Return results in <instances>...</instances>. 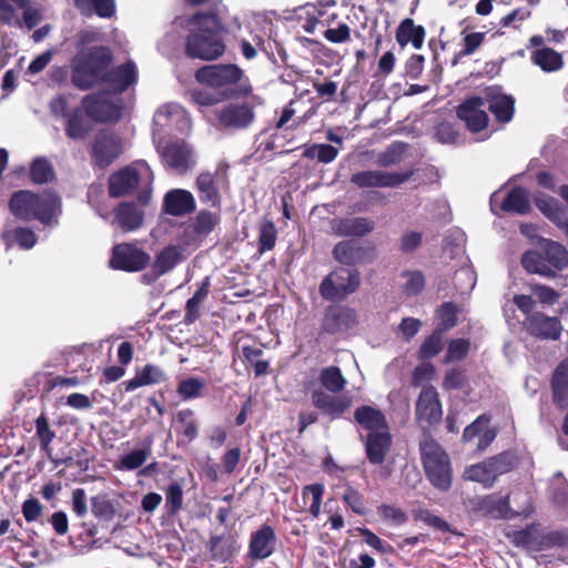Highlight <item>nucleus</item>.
<instances>
[{"mask_svg": "<svg viewBox=\"0 0 568 568\" xmlns=\"http://www.w3.org/2000/svg\"><path fill=\"white\" fill-rule=\"evenodd\" d=\"M405 152V144L394 143L386 151L382 152L377 158V164L381 168H388L398 164Z\"/></svg>", "mask_w": 568, "mask_h": 568, "instance_id": "63", "label": "nucleus"}, {"mask_svg": "<svg viewBox=\"0 0 568 568\" xmlns=\"http://www.w3.org/2000/svg\"><path fill=\"white\" fill-rule=\"evenodd\" d=\"M402 276L407 278L403 286L406 296H416L424 290L425 276L420 271H404Z\"/></svg>", "mask_w": 568, "mask_h": 568, "instance_id": "61", "label": "nucleus"}, {"mask_svg": "<svg viewBox=\"0 0 568 568\" xmlns=\"http://www.w3.org/2000/svg\"><path fill=\"white\" fill-rule=\"evenodd\" d=\"M458 307L453 302H444L436 311L438 324L436 331L445 333L457 324Z\"/></svg>", "mask_w": 568, "mask_h": 568, "instance_id": "52", "label": "nucleus"}, {"mask_svg": "<svg viewBox=\"0 0 568 568\" xmlns=\"http://www.w3.org/2000/svg\"><path fill=\"white\" fill-rule=\"evenodd\" d=\"M486 100L487 111L491 112L499 124L509 123L515 115V99L511 95L499 93L488 94Z\"/></svg>", "mask_w": 568, "mask_h": 568, "instance_id": "32", "label": "nucleus"}, {"mask_svg": "<svg viewBox=\"0 0 568 568\" xmlns=\"http://www.w3.org/2000/svg\"><path fill=\"white\" fill-rule=\"evenodd\" d=\"M216 120L225 130H246L255 121V106L246 101L230 102L216 112Z\"/></svg>", "mask_w": 568, "mask_h": 568, "instance_id": "14", "label": "nucleus"}, {"mask_svg": "<svg viewBox=\"0 0 568 568\" xmlns=\"http://www.w3.org/2000/svg\"><path fill=\"white\" fill-rule=\"evenodd\" d=\"M456 116L458 120L464 122L465 128L469 132H483L489 124V115L487 113L485 98L471 95L464 99L456 108Z\"/></svg>", "mask_w": 568, "mask_h": 568, "instance_id": "13", "label": "nucleus"}, {"mask_svg": "<svg viewBox=\"0 0 568 568\" xmlns=\"http://www.w3.org/2000/svg\"><path fill=\"white\" fill-rule=\"evenodd\" d=\"M196 29L185 38L184 52L190 59L216 61L226 52L223 36L227 27L214 11H196L190 18Z\"/></svg>", "mask_w": 568, "mask_h": 568, "instance_id": "2", "label": "nucleus"}, {"mask_svg": "<svg viewBox=\"0 0 568 568\" xmlns=\"http://www.w3.org/2000/svg\"><path fill=\"white\" fill-rule=\"evenodd\" d=\"M331 227L332 232L336 236L363 237L369 234L375 229V222L364 216L338 217L332 220Z\"/></svg>", "mask_w": 568, "mask_h": 568, "instance_id": "26", "label": "nucleus"}, {"mask_svg": "<svg viewBox=\"0 0 568 568\" xmlns=\"http://www.w3.org/2000/svg\"><path fill=\"white\" fill-rule=\"evenodd\" d=\"M60 206L59 195L48 190L42 192L14 191L8 202V209L16 219L24 222L37 220L43 225H51L57 220Z\"/></svg>", "mask_w": 568, "mask_h": 568, "instance_id": "4", "label": "nucleus"}, {"mask_svg": "<svg viewBox=\"0 0 568 568\" xmlns=\"http://www.w3.org/2000/svg\"><path fill=\"white\" fill-rule=\"evenodd\" d=\"M206 548L213 560L226 562L235 555L240 546L237 545L235 534H222L211 535L206 542Z\"/></svg>", "mask_w": 568, "mask_h": 568, "instance_id": "30", "label": "nucleus"}, {"mask_svg": "<svg viewBox=\"0 0 568 568\" xmlns=\"http://www.w3.org/2000/svg\"><path fill=\"white\" fill-rule=\"evenodd\" d=\"M521 265L529 274L555 278L568 268V250L559 242L544 240L538 250H528L521 256Z\"/></svg>", "mask_w": 568, "mask_h": 568, "instance_id": "6", "label": "nucleus"}, {"mask_svg": "<svg viewBox=\"0 0 568 568\" xmlns=\"http://www.w3.org/2000/svg\"><path fill=\"white\" fill-rule=\"evenodd\" d=\"M196 204L193 194L183 189L169 191L163 199V210L172 216H184L195 211Z\"/></svg>", "mask_w": 568, "mask_h": 568, "instance_id": "28", "label": "nucleus"}, {"mask_svg": "<svg viewBox=\"0 0 568 568\" xmlns=\"http://www.w3.org/2000/svg\"><path fill=\"white\" fill-rule=\"evenodd\" d=\"M276 541L275 529L268 524H263L251 534L247 551L248 557L252 560H264L271 557L275 551Z\"/></svg>", "mask_w": 568, "mask_h": 568, "instance_id": "23", "label": "nucleus"}, {"mask_svg": "<svg viewBox=\"0 0 568 568\" xmlns=\"http://www.w3.org/2000/svg\"><path fill=\"white\" fill-rule=\"evenodd\" d=\"M537 209L557 226L561 225L568 216L565 206L552 196L538 197L535 201Z\"/></svg>", "mask_w": 568, "mask_h": 568, "instance_id": "42", "label": "nucleus"}, {"mask_svg": "<svg viewBox=\"0 0 568 568\" xmlns=\"http://www.w3.org/2000/svg\"><path fill=\"white\" fill-rule=\"evenodd\" d=\"M91 511L98 519L111 521L116 513L113 500L108 495L101 494L91 497Z\"/></svg>", "mask_w": 568, "mask_h": 568, "instance_id": "51", "label": "nucleus"}, {"mask_svg": "<svg viewBox=\"0 0 568 568\" xmlns=\"http://www.w3.org/2000/svg\"><path fill=\"white\" fill-rule=\"evenodd\" d=\"M123 153L121 136L111 129L99 130L90 143L91 164L106 169Z\"/></svg>", "mask_w": 568, "mask_h": 568, "instance_id": "8", "label": "nucleus"}, {"mask_svg": "<svg viewBox=\"0 0 568 568\" xmlns=\"http://www.w3.org/2000/svg\"><path fill=\"white\" fill-rule=\"evenodd\" d=\"M75 8L82 16L110 19L115 14V0H73Z\"/></svg>", "mask_w": 568, "mask_h": 568, "instance_id": "39", "label": "nucleus"}, {"mask_svg": "<svg viewBox=\"0 0 568 568\" xmlns=\"http://www.w3.org/2000/svg\"><path fill=\"white\" fill-rule=\"evenodd\" d=\"M243 359L246 366L254 369L256 377L265 375L268 371V361L263 359L264 352L262 348L254 346L242 347Z\"/></svg>", "mask_w": 568, "mask_h": 568, "instance_id": "49", "label": "nucleus"}, {"mask_svg": "<svg viewBox=\"0 0 568 568\" xmlns=\"http://www.w3.org/2000/svg\"><path fill=\"white\" fill-rule=\"evenodd\" d=\"M114 59L110 47L93 44L79 49L70 60V82L79 91H89L102 85L106 68Z\"/></svg>", "mask_w": 568, "mask_h": 568, "instance_id": "3", "label": "nucleus"}, {"mask_svg": "<svg viewBox=\"0 0 568 568\" xmlns=\"http://www.w3.org/2000/svg\"><path fill=\"white\" fill-rule=\"evenodd\" d=\"M471 507L475 514L490 519H511L519 516L527 518L534 513L532 505H529L523 511L514 510L510 506L509 494L505 496L489 494L477 497L471 501Z\"/></svg>", "mask_w": 568, "mask_h": 568, "instance_id": "9", "label": "nucleus"}, {"mask_svg": "<svg viewBox=\"0 0 568 568\" xmlns=\"http://www.w3.org/2000/svg\"><path fill=\"white\" fill-rule=\"evenodd\" d=\"M539 527L540 525L538 523H531L519 530L506 529L505 536L515 547L531 548L535 550L538 544Z\"/></svg>", "mask_w": 568, "mask_h": 568, "instance_id": "40", "label": "nucleus"}, {"mask_svg": "<svg viewBox=\"0 0 568 568\" xmlns=\"http://www.w3.org/2000/svg\"><path fill=\"white\" fill-rule=\"evenodd\" d=\"M425 37V28L423 26H416L410 18L402 20L395 32V39L402 48L412 43L415 49H420L424 44Z\"/></svg>", "mask_w": 568, "mask_h": 568, "instance_id": "35", "label": "nucleus"}, {"mask_svg": "<svg viewBox=\"0 0 568 568\" xmlns=\"http://www.w3.org/2000/svg\"><path fill=\"white\" fill-rule=\"evenodd\" d=\"M443 334L444 333L434 329L432 335L424 339L417 353L418 359L428 361L443 351Z\"/></svg>", "mask_w": 568, "mask_h": 568, "instance_id": "54", "label": "nucleus"}, {"mask_svg": "<svg viewBox=\"0 0 568 568\" xmlns=\"http://www.w3.org/2000/svg\"><path fill=\"white\" fill-rule=\"evenodd\" d=\"M159 152L168 170L185 174L191 169L192 149L184 141L169 142Z\"/></svg>", "mask_w": 568, "mask_h": 568, "instance_id": "20", "label": "nucleus"}, {"mask_svg": "<svg viewBox=\"0 0 568 568\" xmlns=\"http://www.w3.org/2000/svg\"><path fill=\"white\" fill-rule=\"evenodd\" d=\"M204 387V379L189 377L179 382L176 393L183 400H190L201 397L203 395Z\"/></svg>", "mask_w": 568, "mask_h": 568, "instance_id": "55", "label": "nucleus"}, {"mask_svg": "<svg viewBox=\"0 0 568 568\" xmlns=\"http://www.w3.org/2000/svg\"><path fill=\"white\" fill-rule=\"evenodd\" d=\"M36 437L40 449L47 457H51V443L55 438V432L51 428L45 413H41L34 420Z\"/></svg>", "mask_w": 568, "mask_h": 568, "instance_id": "46", "label": "nucleus"}, {"mask_svg": "<svg viewBox=\"0 0 568 568\" xmlns=\"http://www.w3.org/2000/svg\"><path fill=\"white\" fill-rule=\"evenodd\" d=\"M320 383L327 392L336 394L345 388L347 382L339 367L328 366L321 371Z\"/></svg>", "mask_w": 568, "mask_h": 568, "instance_id": "48", "label": "nucleus"}, {"mask_svg": "<svg viewBox=\"0 0 568 568\" xmlns=\"http://www.w3.org/2000/svg\"><path fill=\"white\" fill-rule=\"evenodd\" d=\"M176 432L187 443L193 442L199 436V423L191 408H184L176 413Z\"/></svg>", "mask_w": 568, "mask_h": 568, "instance_id": "43", "label": "nucleus"}, {"mask_svg": "<svg viewBox=\"0 0 568 568\" xmlns=\"http://www.w3.org/2000/svg\"><path fill=\"white\" fill-rule=\"evenodd\" d=\"M531 61L545 72H556L564 65L562 55L549 47L532 51Z\"/></svg>", "mask_w": 568, "mask_h": 568, "instance_id": "41", "label": "nucleus"}, {"mask_svg": "<svg viewBox=\"0 0 568 568\" xmlns=\"http://www.w3.org/2000/svg\"><path fill=\"white\" fill-rule=\"evenodd\" d=\"M220 222V215L206 210L200 211L192 224L193 232L197 235L210 234Z\"/></svg>", "mask_w": 568, "mask_h": 568, "instance_id": "57", "label": "nucleus"}, {"mask_svg": "<svg viewBox=\"0 0 568 568\" xmlns=\"http://www.w3.org/2000/svg\"><path fill=\"white\" fill-rule=\"evenodd\" d=\"M443 406L436 388L432 385L422 388L415 407V418L425 434L442 420Z\"/></svg>", "mask_w": 568, "mask_h": 568, "instance_id": "11", "label": "nucleus"}, {"mask_svg": "<svg viewBox=\"0 0 568 568\" xmlns=\"http://www.w3.org/2000/svg\"><path fill=\"white\" fill-rule=\"evenodd\" d=\"M490 416L486 414L479 415L471 424L465 427L462 440L464 443L471 442L478 437V450H485L496 438L497 430L489 427Z\"/></svg>", "mask_w": 568, "mask_h": 568, "instance_id": "27", "label": "nucleus"}, {"mask_svg": "<svg viewBox=\"0 0 568 568\" xmlns=\"http://www.w3.org/2000/svg\"><path fill=\"white\" fill-rule=\"evenodd\" d=\"M361 282L358 270L344 266L335 267L322 280L318 293L326 301H344L359 288Z\"/></svg>", "mask_w": 568, "mask_h": 568, "instance_id": "7", "label": "nucleus"}, {"mask_svg": "<svg viewBox=\"0 0 568 568\" xmlns=\"http://www.w3.org/2000/svg\"><path fill=\"white\" fill-rule=\"evenodd\" d=\"M311 398L313 405L331 419L341 417L351 406L348 397L327 394L322 388L314 389Z\"/></svg>", "mask_w": 568, "mask_h": 568, "instance_id": "25", "label": "nucleus"}, {"mask_svg": "<svg viewBox=\"0 0 568 568\" xmlns=\"http://www.w3.org/2000/svg\"><path fill=\"white\" fill-rule=\"evenodd\" d=\"M463 477L469 481L480 483L486 488H491L496 483L487 459L466 467Z\"/></svg>", "mask_w": 568, "mask_h": 568, "instance_id": "44", "label": "nucleus"}, {"mask_svg": "<svg viewBox=\"0 0 568 568\" xmlns=\"http://www.w3.org/2000/svg\"><path fill=\"white\" fill-rule=\"evenodd\" d=\"M552 402L559 409L568 407V357L558 363L550 379Z\"/></svg>", "mask_w": 568, "mask_h": 568, "instance_id": "29", "label": "nucleus"}, {"mask_svg": "<svg viewBox=\"0 0 568 568\" xmlns=\"http://www.w3.org/2000/svg\"><path fill=\"white\" fill-rule=\"evenodd\" d=\"M525 323L527 332L535 338L558 341L561 336L562 324L557 316H548L542 312H535L525 318Z\"/></svg>", "mask_w": 568, "mask_h": 568, "instance_id": "21", "label": "nucleus"}, {"mask_svg": "<svg viewBox=\"0 0 568 568\" xmlns=\"http://www.w3.org/2000/svg\"><path fill=\"white\" fill-rule=\"evenodd\" d=\"M3 237L7 241L12 240L22 250H31L37 243L36 233L26 226L16 227L11 232L4 233Z\"/></svg>", "mask_w": 568, "mask_h": 568, "instance_id": "56", "label": "nucleus"}, {"mask_svg": "<svg viewBox=\"0 0 568 568\" xmlns=\"http://www.w3.org/2000/svg\"><path fill=\"white\" fill-rule=\"evenodd\" d=\"M418 449L426 479L435 489L448 491L453 486L454 473L447 450L430 434L423 436Z\"/></svg>", "mask_w": 568, "mask_h": 568, "instance_id": "5", "label": "nucleus"}, {"mask_svg": "<svg viewBox=\"0 0 568 568\" xmlns=\"http://www.w3.org/2000/svg\"><path fill=\"white\" fill-rule=\"evenodd\" d=\"M244 70L235 63H213L200 67L194 72L195 81L214 92L197 91L195 101L203 106H213L223 101L239 99L251 93L250 85H241Z\"/></svg>", "mask_w": 568, "mask_h": 568, "instance_id": "1", "label": "nucleus"}, {"mask_svg": "<svg viewBox=\"0 0 568 568\" xmlns=\"http://www.w3.org/2000/svg\"><path fill=\"white\" fill-rule=\"evenodd\" d=\"M377 514L384 521H389L395 526H402L407 521V514L398 507L388 504H382L377 507Z\"/></svg>", "mask_w": 568, "mask_h": 568, "instance_id": "62", "label": "nucleus"}, {"mask_svg": "<svg viewBox=\"0 0 568 568\" xmlns=\"http://www.w3.org/2000/svg\"><path fill=\"white\" fill-rule=\"evenodd\" d=\"M139 71L136 64L132 60L106 68L102 79V85H105L113 94H122L129 88L136 84Z\"/></svg>", "mask_w": 568, "mask_h": 568, "instance_id": "18", "label": "nucleus"}, {"mask_svg": "<svg viewBox=\"0 0 568 568\" xmlns=\"http://www.w3.org/2000/svg\"><path fill=\"white\" fill-rule=\"evenodd\" d=\"M29 175L34 184H45L55 179L53 166L45 158H36L29 169Z\"/></svg>", "mask_w": 568, "mask_h": 568, "instance_id": "47", "label": "nucleus"}, {"mask_svg": "<svg viewBox=\"0 0 568 568\" xmlns=\"http://www.w3.org/2000/svg\"><path fill=\"white\" fill-rule=\"evenodd\" d=\"M358 324L357 313L354 308L345 305H329L325 308L321 328L329 335H337L348 332Z\"/></svg>", "mask_w": 568, "mask_h": 568, "instance_id": "16", "label": "nucleus"}, {"mask_svg": "<svg viewBox=\"0 0 568 568\" xmlns=\"http://www.w3.org/2000/svg\"><path fill=\"white\" fill-rule=\"evenodd\" d=\"M183 507V489L181 484L172 481L165 489V508L168 514L176 515Z\"/></svg>", "mask_w": 568, "mask_h": 568, "instance_id": "58", "label": "nucleus"}, {"mask_svg": "<svg viewBox=\"0 0 568 568\" xmlns=\"http://www.w3.org/2000/svg\"><path fill=\"white\" fill-rule=\"evenodd\" d=\"M195 186L202 203L211 205L212 207H219L221 205V195L212 173H200L196 178Z\"/></svg>", "mask_w": 568, "mask_h": 568, "instance_id": "38", "label": "nucleus"}, {"mask_svg": "<svg viewBox=\"0 0 568 568\" xmlns=\"http://www.w3.org/2000/svg\"><path fill=\"white\" fill-rule=\"evenodd\" d=\"M470 342L466 338L452 339L448 343L445 363L463 361L469 353Z\"/></svg>", "mask_w": 568, "mask_h": 568, "instance_id": "64", "label": "nucleus"}, {"mask_svg": "<svg viewBox=\"0 0 568 568\" xmlns=\"http://www.w3.org/2000/svg\"><path fill=\"white\" fill-rule=\"evenodd\" d=\"M185 248L180 244L163 247L154 257L150 271L141 276L142 283L151 285L161 276L170 273L175 266L185 261Z\"/></svg>", "mask_w": 568, "mask_h": 568, "instance_id": "15", "label": "nucleus"}, {"mask_svg": "<svg viewBox=\"0 0 568 568\" xmlns=\"http://www.w3.org/2000/svg\"><path fill=\"white\" fill-rule=\"evenodd\" d=\"M568 545V529L538 531V544L535 550L540 551L552 547Z\"/></svg>", "mask_w": 568, "mask_h": 568, "instance_id": "53", "label": "nucleus"}, {"mask_svg": "<svg viewBox=\"0 0 568 568\" xmlns=\"http://www.w3.org/2000/svg\"><path fill=\"white\" fill-rule=\"evenodd\" d=\"M500 210L506 213L519 215L528 214L531 210L528 193L523 186H514L500 204Z\"/></svg>", "mask_w": 568, "mask_h": 568, "instance_id": "37", "label": "nucleus"}, {"mask_svg": "<svg viewBox=\"0 0 568 568\" xmlns=\"http://www.w3.org/2000/svg\"><path fill=\"white\" fill-rule=\"evenodd\" d=\"M332 254L339 264L355 266L372 261L374 247L364 246L354 240H344L335 244Z\"/></svg>", "mask_w": 568, "mask_h": 568, "instance_id": "22", "label": "nucleus"}, {"mask_svg": "<svg viewBox=\"0 0 568 568\" xmlns=\"http://www.w3.org/2000/svg\"><path fill=\"white\" fill-rule=\"evenodd\" d=\"M168 378L164 369L158 365L146 364L136 372L132 379L122 383L125 392H133L139 387L165 382Z\"/></svg>", "mask_w": 568, "mask_h": 568, "instance_id": "34", "label": "nucleus"}, {"mask_svg": "<svg viewBox=\"0 0 568 568\" xmlns=\"http://www.w3.org/2000/svg\"><path fill=\"white\" fill-rule=\"evenodd\" d=\"M354 420L366 432L374 433L388 428L384 413L373 406L362 405L354 410Z\"/></svg>", "mask_w": 568, "mask_h": 568, "instance_id": "31", "label": "nucleus"}, {"mask_svg": "<svg viewBox=\"0 0 568 568\" xmlns=\"http://www.w3.org/2000/svg\"><path fill=\"white\" fill-rule=\"evenodd\" d=\"M277 239V231L273 221L264 219L258 227V253L272 251L275 247Z\"/></svg>", "mask_w": 568, "mask_h": 568, "instance_id": "50", "label": "nucleus"}, {"mask_svg": "<svg viewBox=\"0 0 568 568\" xmlns=\"http://www.w3.org/2000/svg\"><path fill=\"white\" fill-rule=\"evenodd\" d=\"M81 108L95 123H108L120 119V108L103 92H92L81 99Z\"/></svg>", "mask_w": 568, "mask_h": 568, "instance_id": "17", "label": "nucleus"}, {"mask_svg": "<svg viewBox=\"0 0 568 568\" xmlns=\"http://www.w3.org/2000/svg\"><path fill=\"white\" fill-rule=\"evenodd\" d=\"M92 122L81 106L75 108L68 114L64 126L65 135L75 141L84 140L92 131Z\"/></svg>", "mask_w": 568, "mask_h": 568, "instance_id": "33", "label": "nucleus"}, {"mask_svg": "<svg viewBox=\"0 0 568 568\" xmlns=\"http://www.w3.org/2000/svg\"><path fill=\"white\" fill-rule=\"evenodd\" d=\"M342 500L344 504L352 509L353 513L359 516H364L367 513L366 503L362 493L356 488L347 485L343 495Z\"/></svg>", "mask_w": 568, "mask_h": 568, "instance_id": "60", "label": "nucleus"}, {"mask_svg": "<svg viewBox=\"0 0 568 568\" xmlns=\"http://www.w3.org/2000/svg\"><path fill=\"white\" fill-rule=\"evenodd\" d=\"M361 440L364 444L366 458L369 464L379 466L385 463L393 446V435L389 427L379 432L368 433L365 436L361 435Z\"/></svg>", "mask_w": 568, "mask_h": 568, "instance_id": "19", "label": "nucleus"}, {"mask_svg": "<svg viewBox=\"0 0 568 568\" xmlns=\"http://www.w3.org/2000/svg\"><path fill=\"white\" fill-rule=\"evenodd\" d=\"M114 217L123 232L138 230L143 223V213L132 202H121L114 209Z\"/></svg>", "mask_w": 568, "mask_h": 568, "instance_id": "36", "label": "nucleus"}, {"mask_svg": "<svg viewBox=\"0 0 568 568\" xmlns=\"http://www.w3.org/2000/svg\"><path fill=\"white\" fill-rule=\"evenodd\" d=\"M491 473L497 480L501 475L514 470L519 463L517 455L511 450H505L496 456L487 458Z\"/></svg>", "mask_w": 568, "mask_h": 568, "instance_id": "45", "label": "nucleus"}, {"mask_svg": "<svg viewBox=\"0 0 568 568\" xmlns=\"http://www.w3.org/2000/svg\"><path fill=\"white\" fill-rule=\"evenodd\" d=\"M414 519L424 523L425 525L432 527L433 529L440 532H452L456 534L452 526L442 517L434 515L428 509H419L414 513Z\"/></svg>", "mask_w": 568, "mask_h": 568, "instance_id": "59", "label": "nucleus"}, {"mask_svg": "<svg viewBox=\"0 0 568 568\" xmlns=\"http://www.w3.org/2000/svg\"><path fill=\"white\" fill-rule=\"evenodd\" d=\"M151 256L134 243H119L112 247L109 266L115 271L136 273L144 270Z\"/></svg>", "mask_w": 568, "mask_h": 568, "instance_id": "10", "label": "nucleus"}, {"mask_svg": "<svg viewBox=\"0 0 568 568\" xmlns=\"http://www.w3.org/2000/svg\"><path fill=\"white\" fill-rule=\"evenodd\" d=\"M415 171L413 169L404 172H387L382 170H365L354 173L349 182L359 187H398L412 179Z\"/></svg>", "mask_w": 568, "mask_h": 568, "instance_id": "12", "label": "nucleus"}, {"mask_svg": "<svg viewBox=\"0 0 568 568\" xmlns=\"http://www.w3.org/2000/svg\"><path fill=\"white\" fill-rule=\"evenodd\" d=\"M138 170L125 166L112 173L108 181L110 197L118 199L131 194L140 184Z\"/></svg>", "mask_w": 568, "mask_h": 568, "instance_id": "24", "label": "nucleus"}]
</instances>
